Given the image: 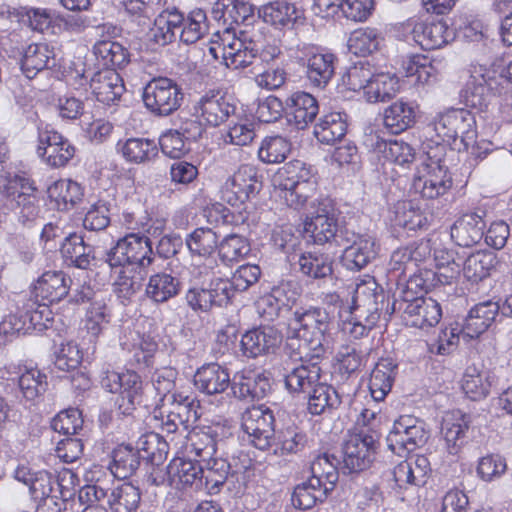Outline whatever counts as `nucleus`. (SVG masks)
Instances as JSON below:
<instances>
[{"label":"nucleus","instance_id":"obj_63","mask_svg":"<svg viewBox=\"0 0 512 512\" xmlns=\"http://www.w3.org/2000/svg\"><path fill=\"white\" fill-rule=\"evenodd\" d=\"M208 31L206 14L201 9L192 11L180 27V40L185 44H193Z\"/></svg>","mask_w":512,"mask_h":512},{"label":"nucleus","instance_id":"obj_37","mask_svg":"<svg viewBox=\"0 0 512 512\" xmlns=\"http://www.w3.org/2000/svg\"><path fill=\"white\" fill-rule=\"evenodd\" d=\"M469 424L470 417L460 411L453 412L443 420L442 434L450 454L455 455L459 452L465 442Z\"/></svg>","mask_w":512,"mask_h":512},{"label":"nucleus","instance_id":"obj_61","mask_svg":"<svg viewBox=\"0 0 512 512\" xmlns=\"http://www.w3.org/2000/svg\"><path fill=\"white\" fill-rule=\"evenodd\" d=\"M401 69L407 78L409 86L412 84L427 82L431 76L433 67L428 59L424 55H411L402 59Z\"/></svg>","mask_w":512,"mask_h":512},{"label":"nucleus","instance_id":"obj_8","mask_svg":"<svg viewBox=\"0 0 512 512\" xmlns=\"http://www.w3.org/2000/svg\"><path fill=\"white\" fill-rule=\"evenodd\" d=\"M241 427L254 447L263 451L271 448L276 429L275 416L269 407L261 404L247 408L242 414Z\"/></svg>","mask_w":512,"mask_h":512},{"label":"nucleus","instance_id":"obj_28","mask_svg":"<svg viewBox=\"0 0 512 512\" xmlns=\"http://www.w3.org/2000/svg\"><path fill=\"white\" fill-rule=\"evenodd\" d=\"M144 457L147 455L140 454L131 444H121L111 452L108 468L115 478L124 480L136 473Z\"/></svg>","mask_w":512,"mask_h":512},{"label":"nucleus","instance_id":"obj_9","mask_svg":"<svg viewBox=\"0 0 512 512\" xmlns=\"http://www.w3.org/2000/svg\"><path fill=\"white\" fill-rule=\"evenodd\" d=\"M428 437L422 420L411 415H403L394 421L393 428L387 436V444L393 453L401 456L404 452H412L423 446Z\"/></svg>","mask_w":512,"mask_h":512},{"label":"nucleus","instance_id":"obj_56","mask_svg":"<svg viewBox=\"0 0 512 512\" xmlns=\"http://www.w3.org/2000/svg\"><path fill=\"white\" fill-rule=\"evenodd\" d=\"M221 262L230 266L250 253L248 240L238 234L227 235L217 246Z\"/></svg>","mask_w":512,"mask_h":512},{"label":"nucleus","instance_id":"obj_13","mask_svg":"<svg viewBox=\"0 0 512 512\" xmlns=\"http://www.w3.org/2000/svg\"><path fill=\"white\" fill-rule=\"evenodd\" d=\"M262 182L257 170L251 165H242L227 179L222 189V199L232 206L243 204L250 197L259 193Z\"/></svg>","mask_w":512,"mask_h":512},{"label":"nucleus","instance_id":"obj_20","mask_svg":"<svg viewBox=\"0 0 512 512\" xmlns=\"http://www.w3.org/2000/svg\"><path fill=\"white\" fill-rule=\"evenodd\" d=\"M168 484L176 489L203 485V466L200 461L174 458L167 466Z\"/></svg>","mask_w":512,"mask_h":512},{"label":"nucleus","instance_id":"obj_18","mask_svg":"<svg viewBox=\"0 0 512 512\" xmlns=\"http://www.w3.org/2000/svg\"><path fill=\"white\" fill-rule=\"evenodd\" d=\"M37 153L51 167H63L74 156V146L56 131H40Z\"/></svg>","mask_w":512,"mask_h":512},{"label":"nucleus","instance_id":"obj_15","mask_svg":"<svg viewBox=\"0 0 512 512\" xmlns=\"http://www.w3.org/2000/svg\"><path fill=\"white\" fill-rule=\"evenodd\" d=\"M345 249L342 255L343 265L352 271L364 268L376 256L375 242L367 235H359L349 230L343 238Z\"/></svg>","mask_w":512,"mask_h":512},{"label":"nucleus","instance_id":"obj_51","mask_svg":"<svg viewBox=\"0 0 512 512\" xmlns=\"http://www.w3.org/2000/svg\"><path fill=\"white\" fill-rule=\"evenodd\" d=\"M287 120L298 129H304L319 112L317 98H287Z\"/></svg>","mask_w":512,"mask_h":512},{"label":"nucleus","instance_id":"obj_38","mask_svg":"<svg viewBox=\"0 0 512 512\" xmlns=\"http://www.w3.org/2000/svg\"><path fill=\"white\" fill-rule=\"evenodd\" d=\"M217 437V430L211 426L192 429L187 436L190 452L194 453L200 462L211 458L217 452Z\"/></svg>","mask_w":512,"mask_h":512},{"label":"nucleus","instance_id":"obj_12","mask_svg":"<svg viewBox=\"0 0 512 512\" xmlns=\"http://www.w3.org/2000/svg\"><path fill=\"white\" fill-rule=\"evenodd\" d=\"M65 262L78 269H96L106 264L105 251L86 243L82 235L70 233L61 243Z\"/></svg>","mask_w":512,"mask_h":512},{"label":"nucleus","instance_id":"obj_6","mask_svg":"<svg viewBox=\"0 0 512 512\" xmlns=\"http://www.w3.org/2000/svg\"><path fill=\"white\" fill-rule=\"evenodd\" d=\"M53 322V313L47 303L30 298L21 310L9 315L0 323L4 334H30L43 332Z\"/></svg>","mask_w":512,"mask_h":512},{"label":"nucleus","instance_id":"obj_25","mask_svg":"<svg viewBox=\"0 0 512 512\" xmlns=\"http://www.w3.org/2000/svg\"><path fill=\"white\" fill-rule=\"evenodd\" d=\"M119 383L118 393L120 395L117 399V405L120 414L128 416L133 413L137 406H147L144 404L143 382L136 372L131 370L122 372Z\"/></svg>","mask_w":512,"mask_h":512},{"label":"nucleus","instance_id":"obj_11","mask_svg":"<svg viewBox=\"0 0 512 512\" xmlns=\"http://www.w3.org/2000/svg\"><path fill=\"white\" fill-rule=\"evenodd\" d=\"M229 279L214 278L206 287H192L185 296L188 306L195 312H209L215 307L227 306L234 297Z\"/></svg>","mask_w":512,"mask_h":512},{"label":"nucleus","instance_id":"obj_57","mask_svg":"<svg viewBox=\"0 0 512 512\" xmlns=\"http://www.w3.org/2000/svg\"><path fill=\"white\" fill-rule=\"evenodd\" d=\"M299 270L313 279H322L333 273V261L326 254L304 253L298 258Z\"/></svg>","mask_w":512,"mask_h":512},{"label":"nucleus","instance_id":"obj_42","mask_svg":"<svg viewBox=\"0 0 512 512\" xmlns=\"http://www.w3.org/2000/svg\"><path fill=\"white\" fill-rule=\"evenodd\" d=\"M53 50L47 44H30L22 57L21 70L27 79L34 78L40 71L49 67L53 60Z\"/></svg>","mask_w":512,"mask_h":512},{"label":"nucleus","instance_id":"obj_14","mask_svg":"<svg viewBox=\"0 0 512 512\" xmlns=\"http://www.w3.org/2000/svg\"><path fill=\"white\" fill-rule=\"evenodd\" d=\"M240 35L236 37L229 28L223 32V60L229 68L239 69L251 65L259 52L254 41L242 32Z\"/></svg>","mask_w":512,"mask_h":512},{"label":"nucleus","instance_id":"obj_53","mask_svg":"<svg viewBox=\"0 0 512 512\" xmlns=\"http://www.w3.org/2000/svg\"><path fill=\"white\" fill-rule=\"evenodd\" d=\"M373 75V69L369 62L359 61L355 63L342 76L341 85L344 89L340 92L360 93L363 91L364 95L368 96V85L372 82Z\"/></svg>","mask_w":512,"mask_h":512},{"label":"nucleus","instance_id":"obj_58","mask_svg":"<svg viewBox=\"0 0 512 512\" xmlns=\"http://www.w3.org/2000/svg\"><path fill=\"white\" fill-rule=\"evenodd\" d=\"M338 463L336 456L325 453L319 455L311 465L313 473L311 477L318 478L321 481V487L327 488L328 494L335 488L338 481Z\"/></svg>","mask_w":512,"mask_h":512},{"label":"nucleus","instance_id":"obj_45","mask_svg":"<svg viewBox=\"0 0 512 512\" xmlns=\"http://www.w3.org/2000/svg\"><path fill=\"white\" fill-rule=\"evenodd\" d=\"M493 382L494 376L488 370L468 367L463 376L462 389L470 399L478 401L489 395Z\"/></svg>","mask_w":512,"mask_h":512},{"label":"nucleus","instance_id":"obj_32","mask_svg":"<svg viewBox=\"0 0 512 512\" xmlns=\"http://www.w3.org/2000/svg\"><path fill=\"white\" fill-rule=\"evenodd\" d=\"M307 445L306 433L299 427L291 425L276 430L271 448L276 456H288L302 453Z\"/></svg>","mask_w":512,"mask_h":512},{"label":"nucleus","instance_id":"obj_41","mask_svg":"<svg viewBox=\"0 0 512 512\" xmlns=\"http://www.w3.org/2000/svg\"><path fill=\"white\" fill-rule=\"evenodd\" d=\"M93 53L99 64L105 69L122 68L129 62L127 49L116 41H97L93 46Z\"/></svg>","mask_w":512,"mask_h":512},{"label":"nucleus","instance_id":"obj_47","mask_svg":"<svg viewBox=\"0 0 512 512\" xmlns=\"http://www.w3.org/2000/svg\"><path fill=\"white\" fill-rule=\"evenodd\" d=\"M141 501V491L125 482L110 491L107 504L112 512H136Z\"/></svg>","mask_w":512,"mask_h":512},{"label":"nucleus","instance_id":"obj_50","mask_svg":"<svg viewBox=\"0 0 512 512\" xmlns=\"http://www.w3.org/2000/svg\"><path fill=\"white\" fill-rule=\"evenodd\" d=\"M395 226L405 228L410 231L423 229L428 225V219L422 210L410 200L399 201L394 206V217L392 218Z\"/></svg>","mask_w":512,"mask_h":512},{"label":"nucleus","instance_id":"obj_60","mask_svg":"<svg viewBox=\"0 0 512 512\" xmlns=\"http://www.w3.org/2000/svg\"><path fill=\"white\" fill-rule=\"evenodd\" d=\"M291 151V143L282 136H271L263 139L259 149L258 157L266 164H277L283 162Z\"/></svg>","mask_w":512,"mask_h":512},{"label":"nucleus","instance_id":"obj_52","mask_svg":"<svg viewBox=\"0 0 512 512\" xmlns=\"http://www.w3.org/2000/svg\"><path fill=\"white\" fill-rule=\"evenodd\" d=\"M284 349L291 359L301 363L318 361L325 355V353H318V348H314L310 341L308 342L298 336L297 331H294V326L289 324Z\"/></svg>","mask_w":512,"mask_h":512},{"label":"nucleus","instance_id":"obj_4","mask_svg":"<svg viewBox=\"0 0 512 512\" xmlns=\"http://www.w3.org/2000/svg\"><path fill=\"white\" fill-rule=\"evenodd\" d=\"M105 259L111 268L131 266L145 269L154 260L150 238L139 233L127 234L105 251Z\"/></svg>","mask_w":512,"mask_h":512},{"label":"nucleus","instance_id":"obj_43","mask_svg":"<svg viewBox=\"0 0 512 512\" xmlns=\"http://www.w3.org/2000/svg\"><path fill=\"white\" fill-rule=\"evenodd\" d=\"M417 106L399 100L391 104L384 113V123L392 133L398 134L412 127L416 121Z\"/></svg>","mask_w":512,"mask_h":512},{"label":"nucleus","instance_id":"obj_27","mask_svg":"<svg viewBox=\"0 0 512 512\" xmlns=\"http://www.w3.org/2000/svg\"><path fill=\"white\" fill-rule=\"evenodd\" d=\"M230 384L228 370L217 363L203 365L194 375V385L207 395L223 393Z\"/></svg>","mask_w":512,"mask_h":512},{"label":"nucleus","instance_id":"obj_59","mask_svg":"<svg viewBox=\"0 0 512 512\" xmlns=\"http://www.w3.org/2000/svg\"><path fill=\"white\" fill-rule=\"evenodd\" d=\"M121 152L127 161L140 164L156 157L158 148L153 140L130 138L123 144Z\"/></svg>","mask_w":512,"mask_h":512},{"label":"nucleus","instance_id":"obj_62","mask_svg":"<svg viewBox=\"0 0 512 512\" xmlns=\"http://www.w3.org/2000/svg\"><path fill=\"white\" fill-rule=\"evenodd\" d=\"M48 195L57 205L67 208L68 205L74 206L83 196L81 186L72 180H59L48 188Z\"/></svg>","mask_w":512,"mask_h":512},{"label":"nucleus","instance_id":"obj_39","mask_svg":"<svg viewBox=\"0 0 512 512\" xmlns=\"http://www.w3.org/2000/svg\"><path fill=\"white\" fill-rule=\"evenodd\" d=\"M181 290V282L171 274L160 272L150 276L145 294L155 303H165L177 296Z\"/></svg>","mask_w":512,"mask_h":512},{"label":"nucleus","instance_id":"obj_64","mask_svg":"<svg viewBox=\"0 0 512 512\" xmlns=\"http://www.w3.org/2000/svg\"><path fill=\"white\" fill-rule=\"evenodd\" d=\"M190 252L199 256H210L218 246L217 234L211 228H197L186 238Z\"/></svg>","mask_w":512,"mask_h":512},{"label":"nucleus","instance_id":"obj_34","mask_svg":"<svg viewBox=\"0 0 512 512\" xmlns=\"http://www.w3.org/2000/svg\"><path fill=\"white\" fill-rule=\"evenodd\" d=\"M405 283L400 284L398 282L397 291L394 295V300L392 305L389 306V303H385V315L388 316V319L395 313H401L403 316L405 314V306L410 304H414L417 300H423L426 297L423 295H419L421 292L424 280L416 275H409V278L404 280Z\"/></svg>","mask_w":512,"mask_h":512},{"label":"nucleus","instance_id":"obj_48","mask_svg":"<svg viewBox=\"0 0 512 512\" xmlns=\"http://www.w3.org/2000/svg\"><path fill=\"white\" fill-rule=\"evenodd\" d=\"M463 83L460 91V96H485L501 94V91H496L498 82L496 79L485 77L481 67L474 68L462 76Z\"/></svg>","mask_w":512,"mask_h":512},{"label":"nucleus","instance_id":"obj_33","mask_svg":"<svg viewBox=\"0 0 512 512\" xmlns=\"http://www.w3.org/2000/svg\"><path fill=\"white\" fill-rule=\"evenodd\" d=\"M304 232L315 244L334 243L337 246H342L343 238L349 229L346 226H340L338 220L330 221L327 218H319L316 221H305Z\"/></svg>","mask_w":512,"mask_h":512},{"label":"nucleus","instance_id":"obj_5","mask_svg":"<svg viewBox=\"0 0 512 512\" xmlns=\"http://www.w3.org/2000/svg\"><path fill=\"white\" fill-rule=\"evenodd\" d=\"M379 435L369 428H362L350 435L343 444L341 469L345 474L359 473L370 468L375 459Z\"/></svg>","mask_w":512,"mask_h":512},{"label":"nucleus","instance_id":"obj_3","mask_svg":"<svg viewBox=\"0 0 512 512\" xmlns=\"http://www.w3.org/2000/svg\"><path fill=\"white\" fill-rule=\"evenodd\" d=\"M444 151V146L430 148L426 152L422 168L413 179L412 188L423 199H438L452 188L453 180L448 167L444 164Z\"/></svg>","mask_w":512,"mask_h":512},{"label":"nucleus","instance_id":"obj_26","mask_svg":"<svg viewBox=\"0 0 512 512\" xmlns=\"http://www.w3.org/2000/svg\"><path fill=\"white\" fill-rule=\"evenodd\" d=\"M405 314L402 316L406 325L420 329H426L435 326L439 323L442 310L440 304L430 298L426 297L423 300H417L410 306H405Z\"/></svg>","mask_w":512,"mask_h":512},{"label":"nucleus","instance_id":"obj_30","mask_svg":"<svg viewBox=\"0 0 512 512\" xmlns=\"http://www.w3.org/2000/svg\"><path fill=\"white\" fill-rule=\"evenodd\" d=\"M398 373V364L391 358H381L370 374L369 391L375 401H383L391 391Z\"/></svg>","mask_w":512,"mask_h":512},{"label":"nucleus","instance_id":"obj_17","mask_svg":"<svg viewBox=\"0 0 512 512\" xmlns=\"http://www.w3.org/2000/svg\"><path fill=\"white\" fill-rule=\"evenodd\" d=\"M474 119L471 112L464 108H450L440 113L434 120V129L437 134L447 141H456L458 138L463 142L471 133Z\"/></svg>","mask_w":512,"mask_h":512},{"label":"nucleus","instance_id":"obj_36","mask_svg":"<svg viewBox=\"0 0 512 512\" xmlns=\"http://www.w3.org/2000/svg\"><path fill=\"white\" fill-rule=\"evenodd\" d=\"M183 21V14L176 8L165 9L154 21V26L151 29L153 41L161 46L171 43L175 39L176 33L180 31Z\"/></svg>","mask_w":512,"mask_h":512},{"label":"nucleus","instance_id":"obj_16","mask_svg":"<svg viewBox=\"0 0 512 512\" xmlns=\"http://www.w3.org/2000/svg\"><path fill=\"white\" fill-rule=\"evenodd\" d=\"M282 342V334L272 326L253 328L241 337L242 354L248 358L274 353Z\"/></svg>","mask_w":512,"mask_h":512},{"label":"nucleus","instance_id":"obj_10","mask_svg":"<svg viewBox=\"0 0 512 512\" xmlns=\"http://www.w3.org/2000/svg\"><path fill=\"white\" fill-rule=\"evenodd\" d=\"M229 279L214 278L206 287H192L185 296L188 306L195 312H209L215 307L227 306L234 297Z\"/></svg>","mask_w":512,"mask_h":512},{"label":"nucleus","instance_id":"obj_19","mask_svg":"<svg viewBox=\"0 0 512 512\" xmlns=\"http://www.w3.org/2000/svg\"><path fill=\"white\" fill-rule=\"evenodd\" d=\"M306 57L308 86L317 91L325 89L335 73V55L332 53H321L311 48Z\"/></svg>","mask_w":512,"mask_h":512},{"label":"nucleus","instance_id":"obj_49","mask_svg":"<svg viewBox=\"0 0 512 512\" xmlns=\"http://www.w3.org/2000/svg\"><path fill=\"white\" fill-rule=\"evenodd\" d=\"M497 264L496 255L490 251H478L468 256L463 264L464 277L477 283L490 275Z\"/></svg>","mask_w":512,"mask_h":512},{"label":"nucleus","instance_id":"obj_31","mask_svg":"<svg viewBox=\"0 0 512 512\" xmlns=\"http://www.w3.org/2000/svg\"><path fill=\"white\" fill-rule=\"evenodd\" d=\"M318 361L301 363L285 375V387L290 393L308 394L320 382Z\"/></svg>","mask_w":512,"mask_h":512},{"label":"nucleus","instance_id":"obj_24","mask_svg":"<svg viewBox=\"0 0 512 512\" xmlns=\"http://www.w3.org/2000/svg\"><path fill=\"white\" fill-rule=\"evenodd\" d=\"M486 222L477 213H467L459 217L451 227V238L461 247H472L484 237Z\"/></svg>","mask_w":512,"mask_h":512},{"label":"nucleus","instance_id":"obj_7","mask_svg":"<svg viewBox=\"0 0 512 512\" xmlns=\"http://www.w3.org/2000/svg\"><path fill=\"white\" fill-rule=\"evenodd\" d=\"M288 324L294 326L298 336L310 341L314 348H318V353H326L328 345L326 334L330 326V317L326 309L320 307L297 309L293 312Z\"/></svg>","mask_w":512,"mask_h":512},{"label":"nucleus","instance_id":"obj_21","mask_svg":"<svg viewBox=\"0 0 512 512\" xmlns=\"http://www.w3.org/2000/svg\"><path fill=\"white\" fill-rule=\"evenodd\" d=\"M413 40L424 50L439 49L454 39V32L443 20L417 22L412 29Z\"/></svg>","mask_w":512,"mask_h":512},{"label":"nucleus","instance_id":"obj_1","mask_svg":"<svg viewBox=\"0 0 512 512\" xmlns=\"http://www.w3.org/2000/svg\"><path fill=\"white\" fill-rule=\"evenodd\" d=\"M385 298L383 288L374 278L357 284L350 306L352 314L350 334L354 338L359 339L368 335L375 327L384 310Z\"/></svg>","mask_w":512,"mask_h":512},{"label":"nucleus","instance_id":"obj_29","mask_svg":"<svg viewBox=\"0 0 512 512\" xmlns=\"http://www.w3.org/2000/svg\"><path fill=\"white\" fill-rule=\"evenodd\" d=\"M253 15V6L244 0H217L212 7L213 18L227 25L231 33L233 24L248 22Z\"/></svg>","mask_w":512,"mask_h":512},{"label":"nucleus","instance_id":"obj_2","mask_svg":"<svg viewBox=\"0 0 512 512\" xmlns=\"http://www.w3.org/2000/svg\"><path fill=\"white\" fill-rule=\"evenodd\" d=\"M274 185L283 192L286 204L297 210L307 201L309 194L316 189V176L311 165L292 160L281 167L273 178Z\"/></svg>","mask_w":512,"mask_h":512},{"label":"nucleus","instance_id":"obj_54","mask_svg":"<svg viewBox=\"0 0 512 512\" xmlns=\"http://www.w3.org/2000/svg\"><path fill=\"white\" fill-rule=\"evenodd\" d=\"M226 98H201L196 111L211 126H218L235 112V104L225 101Z\"/></svg>","mask_w":512,"mask_h":512},{"label":"nucleus","instance_id":"obj_22","mask_svg":"<svg viewBox=\"0 0 512 512\" xmlns=\"http://www.w3.org/2000/svg\"><path fill=\"white\" fill-rule=\"evenodd\" d=\"M71 279L63 271H47L38 279L33 289L35 299L48 305L67 296Z\"/></svg>","mask_w":512,"mask_h":512},{"label":"nucleus","instance_id":"obj_23","mask_svg":"<svg viewBox=\"0 0 512 512\" xmlns=\"http://www.w3.org/2000/svg\"><path fill=\"white\" fill-rule=\"evenodd\" d=\"M499 309V303L491 300L476 304L465 318L462 333L471 339L479 337L496 320Z\"/></svg>","mask_w":512,"mask_h":512},{"label":"nucleus","instance_id":"obj_44","mask_svg":"<svg viewBox=\"0 0 512 512\" xmlns=\"http://www.w3.org/2000/svg\"><path fill=\"white\" fill-rule=\"evenodd\" d=\"M327 496V488L321 487V481L316 477H310L294 488L291 501L295 508L308 510L317 502H323Z\"/></svg>","mask_w":512,"mask_h":512},{"label":"nucleus","instance_id":"obj_55","mask_svg":"<svg viewBox=\"0 0 512 512\" xmlns=\"http://www.w3.org/2000/svg\"><path fill=\"white\" fill-rule=\"evenodd\" d=\"M259 15L266 23L284 27L296 22L300 12L293 4L276 1L262 6L259 10Z\"/></svg>","mask_w":512,"mask_h":512},{"label":"nucleus","instance_id":"obj_40","mask_svg":"<svg viewBox=\"0 0 512 512\" xmlns=\"http://www.w3.org/2000/svg\"><path fill=\"white\" fill-rule=\"evenodd\" d=\"M347 132V114L333 112L325 115L314 127V135L323 144L333 145Z\"/></svg>","mask_w":512,"mask_h":512},{"label":"nucleus","instance_id":"obj_35","mask_svg":"<svg viewBox=\"0 0 512 512\" xmlns=\"http://www.w3.org/2000/svg\"><path fill=\"white\" fill-rule=\"evenodd\" d=\"M15 478L29 487L30 494L35 501L53 496V484L62 487L55 477L47 471L32 472L22 467L15 472Z\"/></svg>","mask_w":512,"mask_h":512},{"label":"nucleus","instance_id":"obj_46","mask_svg":"<svg viewBox=\"0 0 512 512\" xmlns=\"http://www.w3.org/2000/svg\"><path fill=\"white\" fill-rule=\"evenodd\" d=\"M308 411L312 415H321L334 410L341 404L337 391L326 383L319 382L308 392Z\"/></svg>","mask_w":512,"mask_h":512}]
</instances>
